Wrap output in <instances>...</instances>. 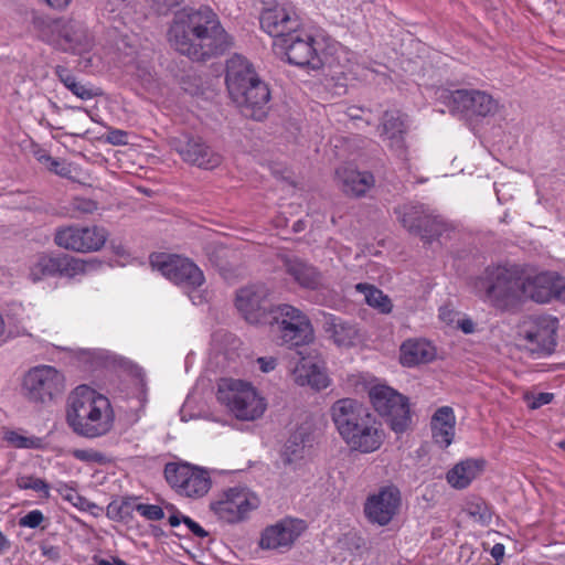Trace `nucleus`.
Returning <instances> with one entry per match:
<instances>
[{
	"mask_svg": "<svg viewBox=\"0 0 565 565\" xmlns=\"http://www.w3.org/2000/svg\"><path fill=\"white\" fill-rule=\"evenodd\" d=\"M135 509L149 521H159L164 518L163 509L157 504L137 503Z\"/></svg>",
	"mask_w": 565,
	"mask_h": 565,
	"instance_id": "obj_43",
	"label": "nucleus"
},
{
	"mask_svg": "<svg viewBox=\"0 0 565 565\" xmlns=\"http://www.w3.org/2000/svg\"><path fill=\"white\" fill-rule=\"evenodd\" d=\"M107 237L108 232L104 227L70 225L56 228L54 243L64 249L89 253L99 250Z\"/></svg>",
	"mask_w": 565,
	"mask_h": 565,
	"instance_id": "obj_17",
	"label": "nucleus"
},
{
	"mask_svg": "<svg viewBox=\"0 0 565 565\" xmlns=\"http://www.w3.org/2000/svg\"><path fill=\"white\" fill-rule=\"evenodd\" d=\"M483 461L466 459L447 472V481L455 489L467 488L482 471Z\"/></svg>",
	"mask_w": 565,
	"mask_h": 565,
	"instance_id": "obj_31",
	"label": "nucleus"
},
{
	"mask_svg": "<svg viewBox=\"0 0 565 565\" xmlns=\"http://www.w3.org/2000/svg\"><path fill=\"white\" fill-rule=\"evenodd\" d=\"M257 363L259 365V369L264 373H268V372L275 370V367L277 365V361L273 356H269V358H258L257 359Z\"/></svg>",
	"mask_w": 565,
	"mask_h": 565,
	"instance_id": "obj_53",
	"label": "nucleus"
},
{
	"mask_svg": "<svg viewBox=\"0 0 565 565\" xmlns=\"http://www.w3.org/2000/svg\"><path fill=\"white\" fill-rule=\"evenodd\" d=\"M105 140L113 146H124L128 143V132L121 129L109 128Z\"/></svg>",
	"mask_w": 565,
	"mask_h": 565,
	"instance_id": "obj_49",
	"label": "nucleus"
},
{
	"mask_svg": "<svg viewBox=\"0 0 565 565\" xmlns=\"http://www.w3.org/2000/svg\"><path fill=\"white\" fill-rule=\"evenodd\" d=\"M58 492L63 495V498L71 502L74 507L84 509V507L88 503L87 499L81 495L73 486L67 483H63L58 488Z\"/></svg>",
	"mask_w": 565,
	"mask_h": 565,
	"instance_id": "obj_42",
	"label": "nucleus"
},
{
	"mask_svg": "<svg viewBox=\"0 0 565 565\" xmlns=\"http://www.w3.org/2000/svg\"><path fill=\"white\" fill-rule=\"evenodd\" d=\"M177 150L185 162L206 170L210 169L212 152L200 138H189Z\"/></svg>",
	"mask_w": 565,
	"mask_h": 565,
	"instance_id": "obj_32",
	"label": "nucleus"
},
{
	"mask_svg": "<svg viewBox=\"0 0 565 565\" xmlns=\"http://www.w3.org/2000/svg\"><path fill=\"white\" fill-rule=\"evenodd\" d=\"M554 398L552 393L541 392L537 394H526L525 399L527 401V405L531 409H537L544 405L550 404Z\"/></svg>",
	"mask_w": 565,
	"mask_h": 565,
	"instance_id": "obj_45",
	"label": "nucleus"
},
{
	"mask_svg": "<svg viewBox=\"0 0 565 565\" xmlns=\"http://www.w3.org/2000/svg\"><path fill=\"white\" fill-rule=\"evenodd\" d=\"M355 290L362 294L365 302L379 312L387 315L392 311L393 303L391 298L374 285L359 282L355 285Z\"/></svg>",
	"mask_w": 565,
	"mask_h": 565,
	"instance_id": "obj_34",
	"label": "nucleus"
},
{
	"mask_svg": "<svg viewBox=\"0 0 565 565\" xmlns=\"http://www.w3.org/2000/svg\"><path fill=\"white\" fill-rule=\"evenodd\" d=\"M205 387V380L204 379H200L194 388H193V392L186 397V401L185 403L183 404L181 411H180V414H181V419L186 422L189 420V418L186 417V409L191 407V404L192 402L196 398V396H201L203 395V388Z\"/></svg>",
	"mask_w": 565,
	"mask_h": 565,
	"instance_id": "obj_46",
	"label": "nucleus"
},
{
	"mask_svg": "<svg viewBox=\"0 0 565 565\" xmlns=\"http://www.w3.org/2000/svg\"><path fill=\"white\" fill-rule=\"evenodd\" d=\"M458 328L466 334H470L475 331V323L470 319H461L458 321Z\"/></svg>",
	"mask_w": 565,
	"mask_h": 565,
	"instance_id": "obj_59",
	"label": "nucleus"
},
{
	"mask_svg": "<svg viewBox=\"0 0 565 565\" xmlns=\"http://www.w3.org/2000/svg\"><path fill=\"white\" fill-rule=\"evenodd\" d=\"M47 169L62 178H70L72 173L71 166L64 161H60L56 158L52 159Z\"/></svg>",
	"mask_w": 565,
	"mask_h": 565,
	"instance_id": "obj_51",
	"label": "nucleus"
},
{
	"mask_svg": "<svg viewBox=\"0 0 565 565\" xmlns=\"http://www.w3.org/2000/svg\"><path fill=\"white\" fill-rule=\"evenodd\" d=\"M271 296L273 290L266 284H250L236 291L235 307L249 324L267 326L276 309Z\"/></svg>",
	"mask_w": 565,
	"mask_h": 565,
	"instance_id": "obj_12",
	"label": "nucleus"
},
{
	"mask_svg": "<svg viewBox=\"0 0 565 565\" xmlns=\"http://www.w3.org/2000/svg\"><path fill=\"white\" fill-rule=\"evenodd\" d=\"M32 26L42 42L65 53L83 55L94 45V39L87 26L72 18L54 19L47 15H34Z\"/></svg>",
	"mask_w": 565,
	"mask_h": 565,
	"instance_id": "obj_6",
	"label": "nucleus"
},
{
	"mask_svg": "<svg viewBox=\"0 0 565 565\" xmlns=\"http://www.w3.org/2000/svg\"><path fill=\"white\" fill-rule=\"evenodd\" d=\"M66 422L76 435L94 439L113 429L115 415L106 396L87 385H79L68 397Z\"/></svg>",
	"mask_w": 565,
	"mask_h": 565,
	"instance_id": "obj_3",
	"label": "nucleus"
},
{
	"mask_svg": "<svg viewBox=\"0 0 565 565\" xmlns=\"http://www.w3.org/2000/svg\"><path fill=\"white\" fill-rule=\"evenodd\" d=\"M305 530L302 520L285 518L263 530L258 545L262 550L287 551Z\"/></svg>",
	"mask_w": 565,
	"mask_h": 565,
	"instance_id": "obj_22",
	"label": "nucleus"
},
{
	"mask_svg": "<svg viewBox=\"0 0 565 565\" xmlns=\"http://www.w3.org/2000/svg\"><path fill=\"white\" fill-rule=\"evenodd\" d=\"M399 351V361L407 367L429 363L436 358V348L425 339H408L402 343Z\"/></svg>",
	"mask_w": 565,
	"mask_h": 565,
	"instance_id": "obj_30",
	"label": "nucleus"
},
{
	"mask_svg": "<svg viewBox=\"0 0 565 565\" xmlns=\"http://www.w3.org/2000/svg\"><path fill=\"white\" fill-rule=\"evenodd\" d=\"M217 401L239 420H256L267 408L265 398L249 383L241 380L222 379Z\"/></svg>",
	"mask_w": 565,
	"mask_h": 565,
	"instance_id": "obj_8",
	"label": "nucleus"
},
{
	"mask_svg": "<svg viewBox=\"0 0 565 565\" xmlns=\"http://www.w3.org/2000/svg\"><path fill=\"white\" fill-rule=\"evenodd\" d=\"M260 28L276 40L286 38L289 32L300 26L299 17L282 6L265 8L259 18Z\"/></svg>",
	"mask_w": 565,
	"mask_h": 565,
	"instance_id": "obj_25",
	"label": "nucleus"
},
{
	"mask_svg": "<svg viewBox=\"0 0 565 565\" xmlns=\"http://www.w3.org/2000/svg\"><path fill=\"white\" fill-rule=\"evenodd\" d=\"M401 504L402 495L398 488L384 486L366 498L363 511L371 524L386 526L398 513Z\"/></svg>",
	"mask_w": 565,
	"mask_h": 565,
	"instance_id": "obj_18",
	"label": "nucleus"
},
{
	"mask_svg": "<svg viewBox=\"0 0 565 565\" xmlns=\"http://www.w3.org/2000/svg\"><path fill=\"white\" fill-rule=\"evenodd\" d=\"M34 158L42 164H45L49 167L50 162L52 161L53 157L43 149H38L33 152Z\"/></svg>",
	"mask_w": 565,
	"mask_h": 565,
	"instance_id": "obj_57",
	"label": "nucleus"
},
{
	"mask_svg": "<svg viewBox=\"0 0 565 565\" xmlns=\"http://www.w3.org/2000/svg\"><path fill=\"white\" fill-rule=\"evenodd\" d=\"M554 298L565 299V282L558 274L546 271L534 277L522 276V302L531 299L547 303Z\"/></svg>",
	"mask_w": 565,
	"mask_h": 565,
	"instance_id": "obj_21",
	"label": "nucleus"
},
{
	"mask_svg": "<svg viewBox=\"0 0 565 565\" xmlns=\"http://www.w3.org/2000/svg\"><path fill=\"white\" fill-rule=\"evenodd\" d=\"M34 158L42 164H45L49 167L50 162L52 161L53 157L43 149H38L33 152Z\"/></svg>",
	"mask_w": 565,
	"mask_h": 565,
	"instance_id": "obj_55",
	"label": "nucleus"
},
{
	"mask_svg": "<svg viewBox=\"0 0 565 565\" xmlns=\"http://www.w3.org/2000/svg\"><path fill=\"white\" fill-rule=\"evenodd\" d=\"M34 158L42 164H45L49 167L50 162L52 161L53 157L43 149H38L33 152Z\"/></svg>",
	"mask_w": 565,
	"mask_h": 565,
	"instance_id": "obj_56",
	"label": "nucleus"
},
{
	"mask_svg": "<svg viewBox=\"0 0 565 565\" xmlns=\"http://www.w3.org/2000/svg\"><path fill=\"white\" fill-rule=\"evenodd\" d=\"M395 214L409 233L419 235L426 243H431L448 230L445 220L424 205L403 204L395 209Z\"/></svg>",
	"mask_w": 565,
	"mask_h": 565,
	"instance_id": "obj_16",
	"label": "nucleus"
},
{
	"mask_svg": "<svg viewBox=\"0 0 565 565\" xmlns=\"http://www.w3.org/2000/svg\"><path fill=\"white\" fill-rule=\"evenodd\" d=\"M234 46V38L214 19V55L224 54Z\"/></svg>",
	"mask_w": 565,
	"mask_h": 565,
	"instance_id": "obj_38",
	"label": "nucleus"
},
{
	"mask_svg": "<svg viewBox=\"0 0 565 565\" xmlns=\"http://www.w3.org/2000/svg\"><path fill=\"white\" fill-rule=\"evenodd\" d=\"M211 22L212 10L209 7L184 8L174 14L168 31L169 43L175 51L193 61H205L210 54L196 41L207 38V24Z\"/></svg>",
	"mask_w": 565,
	"mask_h": 565,
	"instance_id": "obj_5",
	"label": "nucleus"
},
{
	"mask_svg": "<svg viewBox=\"0 0 565 565\" xmlns=\"http://www.w3.org/2000/svg\"><path fill=\"white\" fill-rule=\"evenodd\" d=\"M466 511L470 516L481 523H487L491 520V511L487 502L482 499L469 501L466 505Z\"/></svg>",
	"mask_w": 565,
	"mask_h": 565,
	"instance_id": "obj_40",
	"label": "nucleus"
},
{
	"mask_svg": "<svg viewBox=\"0 0 565 565\" xmlns=\"http://www.w3.org/2000/svg\"><path fill=\"white\" fill-rule=\"evenodd\" d=\"M504 545L501 543H497L491 548V556L499 563L504 556Z\"/></svg>",
	"mask_w": 565,
	"mask_h": 565,
	"instance_id": "obj_60",
	"label": "nucleus"
},
{
	"mask_svg": "<svg viewBox=\"0 0 565 565\" xmlns=\"http://www.w3.org/2000/svg\"><path fill=\"white\" fill-rule=\"evenodd\" d=\"M150 264L186 292L194 306L209 305V294L198 290L205 282L204 274L192 259L178 254L159 253L150 256Z\"/></svg>",
	"mask_w": 565,
	"mask_h": 565,
	"instance_id": "obj_7",
	"label": "nucleus"
},
{
	"mask_svg": "<svg viewBox=\"0 0 565 565\" xmlns=\"http://www.w3.org/2000/svg\"><path fill=\"white\" fill-rule=\"evenodd\" d=\"M475 295L501 311H514L522 305V271L518 266H488L472 280Z\"/></svg>",
	"mask_w": 565,
	"mask_h": 565,
	"instance_id": "obj_4",
	"label": "nucleus"
},
{
	"mask_svg": "<svg viewBox=\"0 0 565 565\" xmlns=\"http://www.w3.org/2000/svg\"><path fill=\"white\" fill-rule=\"evenodd\" d=\"M342 191L347 195L360 198L374 185V177L367 171H358L349 167H341L335 171Z\"/></svg>",
	"mask_w": 565,
	"mask_h": 565,
	"instance_id": "obj_27",
	"label": "nucleus"
},
{
	"mask_svg": "<svg viewBox=\"0 0 565 565\" xmlns=\"http://www.w3.org/2000/svg\"><path fill=\"white\" fill-rule=\"evenodd\" d=\"M54 73L57 76V78L64 84V86L78 98L87 100L97 95L93 92V89L77 82L75 76L71 73V71L67 67L63 65H57L54 70Z\"/></svg>",
	"mask_w": 565,
	"mask_h": 565,
	"instance_id": "obj_36",
	"label": "nucleus"
},
{
	"mask_svg": "<svg viewBox=\"0 0 565 565\" xmlns=\"http://www.w3.org/2000/svg\"><path fill=\"white\" fill-rule=\"evenodd\" d=\"M50 8L54 10H64L66 9L72 0H43Z\"/></svg>",
	"mask_w": 565,
	"mask_h": 565,
	"instance_id": "obj_58",
	"label": "nucleus"
},
{
	"mask_svg": "<svg viewBox=\"0 0 565 565\" xmlns=\"http://www.w3.org/2000/svg\"><path fill=\"white\" fill-rule=\"evenodd\" d=\"M158 14H167L171 9L178 7L182 0H147Z\"/></svg>",
	"mask_w": 565,
	"mask_h": 565,
	"instance_id": "obj_50",
	"label": "nucleus"
},
{
	"mask_svg": "<svg viewBox=\"0 0 565 565\" xmlns=\"http://www.w3.org/2000/svg\"><path fill=\"white\" fill-rule=\"evenodd\" d=\"M135 505L132 498H122L119 503L111 502L108 511L114 512L119 520H125L131 515L132 511H136Z\"/></svg>",
	"mask_w": 565,
	"mask_h": 565,
	"instance_id": "obj_41",
	"label": "nucleus"
},
{
	"mask_svg": "<svg viewBox=\"0 0 565 565\" xmlns=\"http://www.w3.org/2000/svg\"><path fill=\"white\" fill-rule=\"evenodd\" d=\"M85 271L82 260L67 254L55 256L41 255L30 268V277L33 281H40L44 277H68L72 278Z\"/></svg>",
	"mask_w": 565,
	"mask_h": 565,
	"instance_id": "obj_23",
	"label": "nucleus"
},
{
	"mask_svg": "<svg viewBox=\"0 0 565 565\" xmlns=\"http://www.w3.org/2000/svg\"><path fill=\"white\" fill-rule=\"evenodd\" d=\"M182 522L188 526V529L198 537H206L209 536V532L205 531L198 522L192 520L189 516H182Z\"/></svg>",
	"mask_w": 565,
	"mask_h": 565,
	"instance_id": "obj_52",
	"label": "nucleus"
},
{
	"mask_svg": "<svg viewBox=\"0 0 565 565\" xmlns=\"http://www.w3.org/2000/svg\"><path fill=\"white\" fill-rule=\"evenodd\" d=\"M275 46L284 52L288 63L292 65L319 70L323 64L320 56L321 42L301 25L289 32L286 38L275 40Z\"/></svg>",
	"mask_w": 565,
	"mask_h": 565,
	"instance_id": "obj_13",
	"label": "nucleus"
},
{
	"mask_svg": "<svg viewBox=\"0 0 565 565\" xmlns=\"http://www.w3.org/2000/svg\"><path fill=\"white\" fill-rule=\"evenodd\" d=\"M299 362L294 369V379L298 385L310 386L316 391H321L329 386V377L319 361H313L310 352L299 350Z\"/></svg>",
	"mask_w": 565,
	"mask_h": 565,
	"instance_id": "obj_26",
	"label": "nucleus"
},
{
	"mask_svg": "<svg viewBox=\"0 0 565 565\" xmlns=\"http://www.w3.org/2000/svg\"><path fill=\"white\" fill-rule=\"evenodd\" d=\"M72 456L83 462L104 463L105 455L93 449H74Z\"/></svg>",
	"mask_w": 565,
	"mask_h": 565,
	"instance_id": "obj_44",
	"label": "nucleus"
},
{
	"mask_svg": "<svg viewBox=\"0 0 565 565\" xmlns=\"http://www.w3.org/2000/svg\"><path fill=\"white\" fill-rule=\"evenodd\" d=\"M96 565H118V563H124V559L114 556L110 559L106 558H95Z\"/></svg>",
	"mask_w": 565,
	"mask_h": 565,
	"instance_id": "obj_62",
	"label": "nucleus"
},
{
	"mask_svg": "<svg viewBox=\"0 0 565 565\" xmlns=\"http://www.w3.org/2000/svg\"><path fill=\"white\" fill-rule=\"evenodd\" d=\"M330 413L337 431L351 450L371 454L383 445L385 431L382 423L358 399H338Z\"/></svg>",
	"mask_w": 565,
	"mask_h": 565,
	"instance_id": "obj_2",
	"label": "nucleus"
},
{
	"mask_svg": "<svg viewBox=\"0 0 565 565\" xmlns=\"http://www.w3.org/2000/svg\"><path fill=\"white\" fill-rule=\"evenodd\" d=\"M269 326L277 324L278 340L281 345L297 351H307L315 340V330L308 316L288 303L276 305Z\"/></svg>",
	"mask_w": 565,
	"mask_h": 565,
	"instance_id": "obj_9",
	"label": "nucleus"
},
{
	"mask_svg": "<svg viewBox=\"0 0 565 565\" xmlns=\"http://www.w3.org/2000/svg\"><path fill=\"white\" fill-rule=\"evenodd\" d=\"M138 76L145 82L150 83L153 79L152 67L145 66L142 68H138Z\"/></svg>",
	"mask_w": 565,
	"mask_h": 565,
	"instance_id": "obj_61",
	"label": "nucleus"
},
{
	"mask_svg": "<svg viewBox=\"0 0 565 565\" xmlns=\"http://www.w3.org/2000/svg\"><path fill=\"white\" fill-rule=\"evenodd\" d=\"M43 520L44 515L40 510H32L20 519L19 524L23 527L36 529Z\"/></svg>",
	"mask_w": 565,
	"mask_h": 565,
	"instance_id": "obj_48",
	"label": "nucleus"
},
{
	"mask_svg": "<svg viewBox=\"0 0 565 565\" xmlns=\"http://www.w3.org/2000/svg\"><path fill=\"white\" fill-rule=\"evenodd\" d=\"M558 320L552 316H532L520 326L523 347L536 356L551 355L556 348Z\"/></svg>",
	"mask_w": 565,
	"mask_h": 565,
	"instance_id": "obj_15",
	"label": "nucleus"
},
{
	"mask_svg": "<svg viewBox=\"0 0 565 565\" xmlns=\"http://www.w3.org/2000/svg\"><path fill=\"white\" fill-rule=\"evenodd\" d=\"M324 331L339 347L351 345L356 338L354 326L343 321L341 318L329 315L326 317Z\"/></svg>",
	"mask_w": 565,
	"mask_h": 565,
	"instance_id": "obj_33",
	"label": "nucleus"
},
{
	"mask_svg": "<svg viewBox=\"0 0 565 565\" xmlns=\"http://www.w3.org/2000/svg\"><path fill=\"white\" fill-rule=\"evenodd\" d=\"M259 505L258 497L244 487L230 488L217 502L214 513L230 523L239 522Z\"/></svg>",
	"mask_w": 565,
	"mask_h": 565,
	"instance_id": "obj_19",
	"label": "nucleus"
},
{
	"mask_svg": "<svg viewBox=\"0 0 565 565\" xmlns=\"http://www.w3.org/2000/svg\"><path fill=\"white\" fill-rule=\"evenodd\" d=\"M309 441V434L305 428L295 430L285 444L282 458L286 463H292L303 457L305 448Z\"/></svg>",
	"mask_w": 565,
	"mask_h": 565,
	"instance_id": "obj_35",
	"label": "nucleus"
},
{
	"mask_svg": "<svg viewBox=\"0 0 565 565\" xmlns=\"http://www.w3.org/2000/svg\"><path fill=\"white\" fill-rule=\"evenodd\" d=\"M449 107L452 113L467 117H487L494 115L498 103L491 95L477 89H457L449 94Z\"/></svg>",
	"mask_w": 565,
	"mask_h": 565,
	"instance_id": "obj_20",
	"label": "nucleus"
},
{
	"mask_svg": "<svg viewBox=\"0 0 565 565\" xmlns=\"http://www.w3.org/2000/svg\"><path fill=\"white\" fill-rule=\"evenodd\" d=\"M73 210L79 212L82 214H92L94 213L98 204L96 201L87 198H75L72 203Z\"/></svg>",
	"mask_w": 565,
	"mask_h": 565,
	"instance_id": "obj_47",
	"label": "nucleus"
},
{
	"mask_svg": "<svg viewBox=\"0 0 565 565\" xmlns=\"http://www.w3.org/2000/svg\"><path fill=\"white\" fill-rule=\"evenodd\" d=\"M10 543L6 535L0 531V554H2L7 548H9Z\"/></svg>",
	"mask_w": 565,
	"mask_h": 565,
	"instance_id": "obj_63",
	"label": "nucleus"
},
{
	"mask_svg": "<svg viewBox=\"0 0 565 565\" xmlns=\"http://www.w3.org/2000/svg\"><path fill=\"white\" fill-rule=\"evenodd\" d=\"M406 116L399 110H386L380 125V136L388 149L399 159L407 160Z\"/></svg>",
	"mask_w": 565,
	"mask_h": 565,
	"instance_id": "obj_24",
	"label": "nucleus"
},
{
	"mask_svg": "<svg viewBox=\"0 0 565 565\" xmlns=\"http://www.w3.org/2000/svg\"><path fill=\"white\" fill-rule=\"evenodd\" d=\"M3 440L19 449H41L43 439L36 436H25L18 430H6Z\"/></svg>",
	"mask_w": 565,
	"mask_h": 565,
	"instance_id": "obj_37",
	"label": "nucleus"
},
{
	"mask_svg": "<svg viewBox=\"0 0 565 565\" xmlns=\"http://www.w3.org/2000/svg\"><path fill=\"white\" fill-rule=\"evenodd\" d=\"M169 511H172L173 513L169 516V524L172 526V527H175V526H179L180 523L182 522V516H184L183 514H181L177 508L173 505V504H168L166 507Z\"/></svg>",
	"mask_w": 565,
	"mask_h": 565,
	"instance_id": "obj_54",
	"label": "nucleus"
},
{
	"mask_svg": "<svg viewBox=\"0 0 565 565\" xmlns=\"http://www.w3.org/2000/svg\"><path fill=\"white\" fill-rule=\"evenodd\" d=\"M225 84L243 116L257 121L267 118L271 108L270 86L245 56L235 54L227 60Z\"/></svg>",
	"mask_w": 565,
	"mask_h": 565,
	"instance_id": "obj_1",
	"label": "nucleus"
},
{
	"mask_svg": "<svg viewBox=\"0 0 565 565\" xmlns=\"http://www.w3.org/2000/svg\"><path fill=\"white\" fill-rule=\"evenodd\" d=\"M65 377L62 372L51 365L31 367L23 376L22 396L32 404L46 405L63 394Z\"/></svg>",
	"mask_w": 565,
	"mask_h": 565,
	"instance_id": "obj_10",
	"label": "nucleus"
},
{
	"mask_svg": "<svg viewBox=\"0 0 565 565\" xmlns=\"http://www.w3.org/2000/svg\"><path fill=\"white\" fill-rule=\"evenodd\" d=\"M163 475L168 484L180 495L200 498L210 489L209 470L186 461L167 462Z\"/></svg>",
	"mask_w": 565,
	"mask_h": 565,
	"instance_id": "obj_14",
	"label": "nucleus"
},
{
	"mask_svg": "<svg viewBox=\"0 0 565 565\" xmlns=\"http://www.w3.org/2000/svg\"><path fill=\"white\" fill-rule=\"evenodd\" d=\"M456 416L450 406L436 409L430 419V429L434 441L441 448H447L455 437Z\"/></svg>",
	"mask_w": 565,
	"mask_h": 565,
	"instance_id": "obj_29",
	"label": "nucleus"
},
{
	"mask_svg": "<svg viewBox=\"0 0 565 565\" xmlns=\"http://www.w3.org/2000/svg\"><path fill=\"white\" fill-rule=\"evenodd\" d=\"M369 396L375 412L395 434H403L411 427L408 397L387 385L372 386Z\"/></svg>",
	"mask_w": 565,
	"mask_h": 565,
	"instance_id": "obj_11",
	"label": "nucleus"
},
{
	"mask_svg": "<svg viewBox=\"0 0 565 565\" xmlns=\"http://www.w3.org/2000/svg\"><path fill=\"white\" fill-rule=\"evenodd\" d=\"M282 265L285 271L301 288L317 289L321 285L320 273L310 264L295 256H284Z\"/></svg>",
	"mask_w": 565,
	"mask_h": 565,
	"instance_id": "obj_28",
	"label": "nucleus"
},
{
	"mask_svg": "<svg viewBox=\"0 0 565 565\" xmlns=\"http://www.w3.org/2000/svg\"><path fill=\"white\" fill-rule=\"evenodd\" d=\"M15 484L21 490H33L35 492L43 493L44 498L50 497V486L41 478L26 475L19 476L15 479Z\"/></svg>",
	"mask_w": 565,
	"mask_h": 565,
	"instance_id": "obj_39",
	"label": "nucleus"
},
{
	"mask_svg": "<svg viewBox=\"0 0 565 565\" xmlns=\"http://www.w3.org/2000/svg\"><path fill=\"white\" fill-rule=\"evenodd\" d=\"M356 111H358V108H354V107L350 108V109H349V116H350L351 118H353V119H354V118H359V115L356 114Z\"/></svg>",
	"mask_w": 565,
	"mask_h": 565,
	"instance_id": "obj_64",
	"label": "nucleus"
}]
</instances>
